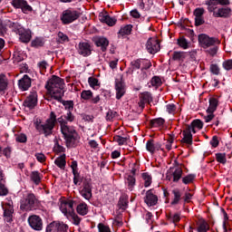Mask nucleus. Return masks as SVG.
Returning a JSON list of instances; mask_svg holds the SVG:
<instances>
[{
  "label": "nucleus",
  "instance_id": "f257e3e1",
  "mask_svg": "<svg viewBox=\"0 0 232 232\" xmlns=\"http://www.w3.org/2000/svg\"><path fill=\"white\" fill-rule=\"evenodd\" d=\"M59 122L61 126V130L64 128V126L68 125V121L61 116L57 119V115L55 112L51 111L49 118L46 120L45 123H43L41 120H37L34 121V128L40 133V135H44V137H50L52 133H53V128H55V124Z\"/></svg>",
  "mask_w": 232,
  "mask_h": 232
},
{
  "label": "nucleus",
  "instance_id": "f03ea898",
  "mask_svg": "<svg viewBox=\"0 0 232 232\" xmlns=\"http://www.w3.org/2000/svg\"><path fill=\"white\" fill-rule=\"evenodd\" d=\"M64 80L57 75H53L51 79L46 82L45 90L52 94V99L54 101L60 95H64Z\"/></svg>",
  "mask_w": 232,
  "mask_h": 232
},
{
  "label": "nucleus",
  "instance_id": "7ed1b4c3",
  "mask_svg": "<svg viewBox=\"0 0 232 232\" xmlns=\"http://www.w3.org/2000/svg\"><path fill=\"white\" fill-rule=\"evenodd\" d=\"M37 208H39V200H37L34 193L28 194L20 202V209L22 211H35Z\"/></svg>",
  "mask_w": 232,
  "mask_h": 232
},
{
  "label": "nucleus",
  "instance_id": "20e7f679",
  "mask_svg": "<svg viewBox=\"0 0 232 232\" xmlns=\"http://www.w3.org/2000/svg\"><path fill=\"white\" fill-rule=\"evenodd\" d=\"M62 134L63 135L67 148L75 146V140H77V130L65 125L61 129Z\"/></svg>",
  "mask_w": 232,
  "mask_h": 232
},
{
  "label": "nucleus",
  "instance_id": "39448f33",
  "mask_svg": "<svg viewBox=\"0 0 232 232\" xmlns=\"http://www.w3.org/2000/svg\"><path fill=\"white\" fill-rule=\"evenodd\" d=\"M10 26L14 28L15 34L19 35L21 43H30L32 41V31L24 29L21 24L17 23H11Z\"/></svg>",
  "mask_w": 232,
  "mask_h": 232
},
{
  "label": "nucleus",
  "instance_id": "423d86ee",
  "mask_svg": "<svg viewBox=\"0 0 232 232\" xmlns=\"http://www.w3.org/2000/svg\"><path fill=\"white\" fill-rule=\"evenodd\" d=\"M81 17V13L73 9H66L63 12L61 21L63 24H72L74 21H77Z\"/></svg>",
  "mask_w": 232,
  "mask_h": 232
},
{
  "label": "nucleus",
  "instance_id": "0eeeda50",
  "mask_svg": "<svg viewBox=\"0 0 232 232\" xmlns=\"http://www.w3.org/2000/svg\"><path fill=\"white\" fill-rule=\"evenodd\" d=\"M198 41L201 48H204L205 50L210 48V46H215V44H220V41H218V39H217L216 37H209V35L206 34H198Z\"/></svg>",
  "mask_w": 232,
  "mask_h": 232
},
{
  "label": "nucleus",
  "instance_id": "6e6552de",
  "mask_svg": "<svg viewBox=\"0 0 232 232\" xmlns=\"http://www.w3.org/2000/svg\"><path fill=\"white\" fill-rule=\"evenodd\" d=\"M3 218L5 222L7 224H12L14 222V215H15V210L14 209V202L9 201L8 203H5L3 207Z\"/></svg>",
  "mask_w": 232,
  "mask_h": 232
},
{
  "label": "nucleus",
  "instance_id": "1a4fd4ad",
  "mask_svg": "<svg viewBox=\"0 0 232 232\" xmlns=\"http://www.w3.org/2000/svg\"><path fill=\"white\" fill-rule=\"evenodd\" d=\"M45 232H68V225L62 221H52L46 226Z\"/></svg>",
  "mask_w": 232,
  "mask_h": 232
},
{
  "label": "nucleus",
  "instance_id": "9d476101",
  "mask_svg": "<svg viewBox=\"0 0 232 232\" xmlns=\"http://www.w3.org/2000/svg\"><path fill=\"white\" fill-rule=\"evenodd\" d=\"M11 5L15 10H21L23 14H29L30 12H34V8L32 5H28L26 0H12Z\"/></svg>",
  "mask_w": 232,
  "mask_h": 232
},
{
  "label": "nucleus",
  "instance_id": "9b49d317",
  "mask_svg": "<svg viewBox=\"0 0 232 232\" xmlns=\"http://www.w3.org/2000/svg\"><path fill=\"white\" fill-rule=\"evenodd\" d=\"M77 51L79 55H82V57H90V55H92V52H93V47L88 42H80Z\"/></svg>",
  "mask_w": 232,
  "mask_h": 232
},
{
  "label": "nucleus",
  "instance_id": "f8f14e48",
  "mask_svg": "<svg viewBox=\"0 0 232 232\" xmlns=\"http://www.w3.org/2000/svg\"><path fill=\"white\" fill-rule=\"evenodd\" d=\"M27 222L34 231H43V218L37 215L30 216Z\"/></svg>",
  "mask_w": 232,
  "mask_h": 232
},
{
  "label": "nucleus",
  "instance_id": "ddd939ff",
  "mask_svg": "<svg viewBox=\"0 0 232 232\" xmlns=\"http://www.w3.org/2000/svg\"><path fill=\"white\" fill-rule=\"evenodd\" d=\"M146 49L149 53L154 55L160 50V43L155 38H149L146 44Z\"/></svg>",
  "mask_w": 232,
  "mask_h": 232
},
{
  "label": "nucleus",
  "instance_id": "4468645a",
  "mask_svg": "<svg viewBox=\"0 0 232 232\" xmlns=\"http://www.w3.org/2000/svg\"><path fill=\"white\" fill-rule=\"evenodd\" d=\"M18 88L22 92H28L30 88H32V78L28 74H24L19 81H18Z\"/></svg>",
  "mask_w": 232,
  "mask_h": 232
},
{
  "label": "nucleus",
  "instance_id": "2eb2a0df",
  "mask_svg": "<svg viewBox=\"0 0 232 232\" xmlns=\"http://www.w3.org/2000/svg\"><path fill=\"white\" fill-rule=\"evenodd\" d=\"M23 104L25 108H28L29 110H34V108L37 106V92H31V94H29V96H27L26 99L24 101Z\"/></svg>",
  "mask_w": 232,
  "mask_h": 232
},
{
  "label": "nucleus",
  "instance_id": "dca6fc26",
  "mask_svg": "<svg viewBox=\"0 0 232 232\" xmlns=\"http://www.w3.org/2000/svg\"><path fill=\"white\" fill-rule=\"evenodd\" d=\"M95 46L101 48L102 52H106L108 46H110V41L104 36H98L93 39Z\"/></svg>",
  "mask_w": 232,
  "mask_h": 232
},
{
  "label": "nucleus",
  "instance_id": "f3484780",
  "mask_svg": "<svg viewBox=\"0 0 232 232\" xmlns=\"http://www.w3.org/2000/svg\"><path fill=\"white\" fill-rule=\"evenodd\" d=\"M153 102V97L151 96V92H144L140 95L139 106L141 110L146 108V102L150 104Z\"/></svg>",
  "mask_w": 232,
  "mask_h": 232
},
{
  "label": "nucleus",
  "instance_id": "a211bd4d",
  "mask_svg": "<svg viewBox=\"0 0 232 232\" xmlns=\"http://www.w3.org/2000/svg\"><path fill=\"white\" fill-rule=\"evenodd\" d=\"M231 8L230 7H219L213 14V17H221L222 19H229L231 17Z\"/></svg>",
  "mask_w": 232,
  "mask_h": 232
},
{
  "label": "nucleus",
  "instance_id": "6ab92c4d",
  "mask_svg": "<svg viewBox=\"0 0 232 232\" xmlns=\"http://www.w3.org/2000/svg\"><path fill=\"white\" fill-rule=\"evenodd\" d=\"M144 202L147 204V206H157V203L159 202V198L157 195L153 194V189H149L146 192V196L144 198Z\"/></svg>",
  "mask_w": 232,
  "mask_h": 232
},
{
  "label": "nucleus",
  "instance_id": "aec40b11",
  "mask_svg": "<svg viewBox=\"0 0 232 232\" xmlns=\"http://www.w3.org/2000/svg\"><path fill=\"white\" fill-rule=\"evenodd\" d=\"M99 21L105 23L108 26H115V24H117V18L111 17L107 13H100Z\"/></svg>",
  "mask_w": 232,
  "mask_h": 232
},
{
  "label": "nucleus",
  "instance_id": "412c9836",
  "mask_svg": "<svg viewBox=\"0 0 232 232\" xmlns=\"http://www.w3.org/2000/svg\"><path fill=\"white\" fill-rule=\"evenodd\" d=\"M142 66V58H138L136 60H133L130 62V66L127 70V73L130 75H133L134 72H137V70H141Z\"/></svg>",
  "mask_w": 232,
  "mask_h": 232
},
{
  "label": "nucleus",
  "instance_id": "4be33fe9",
  "mask_svg": "<svg viewBox=\"0 0 232 232\" xmlns=\"http://www.w3.org/2000/svg\"><path fill=\"white\" fill-rule=\"evenodd\" d=\"M63 97H64V94L62 93L59 97H56L55 101L61 102V104L64 106V110H66L67 111H73V106H75L73 101H64L63 100Z\"/></svg>",
  "mask_w": 232,
  "mask_h": 232
},
{
  "label": "nucleus",
  "instance_id": "5701e85b",
  "mask_svg": "<svg viewBox=\"0 0 232 232\" xmlns=\"http://www.w3.org/2000/svg\"><path fill=\"white\" fill-rule=\"evenodd\" d=\"M115 90H116V99L118 101H121L122 97H124V94L126 93V91L124 90V84L121 81H116L115 82Z\"/></svg>",
  "mask_w": 232,
  "mask_h": 232
},
{
  "label": "nucleus",
  "instance_id": "b1692460",
  "mask_svg": "<svg viewBox=\"0 0 232 232\" xmlns=\"http://www.w3.org/2000/svg\"><path fill=\"white\" fill-rule=\"evenodd\" d=\"M196 224L198 226V228H197L198 232L209 231V224H208V221H206V219H204L203 218H198V220L196 221Z\"/></svg>",
  "mask_w": 232,
  "mask_h": 232
},
{
  "label": "nucleus",
  "instance_id": "393cba45",
  "mask_svg": "<svg viewBox=\"0 0 232 232\" xmlns=\"http://www.w3.org/2000/svg\"><path fill=\"white\" fill-rule=\"evenodd\" d=\"M8 90V78L5 73L0 74V94L5 95V92Z\"/></svg>",
  "mask_w": 232,
  "mask_h": 232
},
{
  "label": "nucleus",
  "instance_id": "a878e982",
  "mask_svg": "<svg viewBox=\"0 0 232 232\" xmlns=\"http://www.w3.org/2000/svg\"><path fill=\"white\" fill-rule=\"evenodd\" d=\"M208 102L209 106L207 109V113H215V111H217V108H218V99L210 97Z\"/></svg>",
  "mask_w": 232,
  "mask_h": 232
},
{
  "label": "nucleus",
  "instance_id": "bb28decb",
  "mask_svg": "<svg viewBox=\"0 0 232 232\" xmlns=\"http://www.w3.org/2000/svg\"><path fill=\"white\" fill-rule=\"evenodd\" d=\"M30 179L35 186H39L41 184V180H43V174H41L39 170H34L30 174Z\"/></svg>",
  "mask_w": 232,
  "mask_h": 232
},
{
  "label": "nucleus",
  "instance_id": "cd10ccee",
  "mask_svg": "<svg viewBox=\"0 0 232 232\" xmlns=\"http://www.w3.org/2000/svg\"><path fill=\"white\" fill-rule=\"evenodd\" d=\"M172 195L174 196L172 201L170 202L171 206H177L180 200H182V191L179 188L172 190Z\"/></svg>",
  "mask_w": 232,
  "mask_h": 232
},
{
  "label": "nucleus",
  "instance_id": "c85d7f7f",
  "mask_svg": "<svg viewBox=\"0 0 232 232\" xmlns=\"http://www.w3.org/2000/svg\"><path fill=\"white\" fill-rule=\"evenodd\" d=\"M54 164L60 169H64L66 168V154H62L60 157L54 160Z\"/></svg>",
  "mask_w": 232,
  "mask_h": 232
},
{
  "label": "nucleus",
  "instance_id": "c756f323",
  "mask_svg": "<svg viewBox=\"0 0 232 232\" xmlns=\"http://www.w3.org/2000/svg\"><path fill=\"white\" fill-rule=\"evenodd\" d=\"M166 122V120L164 118H156L152 119L149 121V124L150 128H160L164 126V123Z\"/></svg>",
  "mask_w": 232,
  "mask_h": 232
},
{
  "label": "nucleus",
  "instance_id": "7c9ffc66",
  "mask_svg": "<svg viewBox=\"0 0 232 232\" xmlns=\"http://www.w3.org/2000/svg\"><path fill=\"white\" fill-rule=\"evenodd\" d=\"M205 5H207L208 12L215 14L217 12V5L219 4L218 0H207Z\"/></svg>",
  "mask_w": 232,
  "mask_h": 232
},
{
  "label": "nucleus",
  "instance_id": "2f4dec72",
  "mask_svg": "<svg viewBox=\"0 0 232 232\" xmlns=\"http://www.w3.org/2000/svg\"><path fill=\"white\" fill-rule=\"evenodd\" d=\"M181 142L191 146V144H193V134H191V132H188V130H183V138L181 140Z\"/></svg>",
  "mask_w": 232,
  "mask_h": 232
},
{
  "label": "nucleus",
  "instance_id": "473e14b6",
  "mask_svg": "<svg viewBox=\"0 0 232 232\" xmlns=\"http://www.w3.org/2000/svg\"><path fill=\"white\" fill-rule=\"evenodd\" d=\"M76 211L77 214L81 215L82 217L88 215V205L84 202L80 203L76 208Z\"/></svg>",
  "mask_w": 232,
  "mask_h": 232
},
{
  "label": "nucleus",
  "instance_id": "72a5a7b5",
  "mask_svg": "<svg viewBox=\"0 0 232 232\" xmlns=\"http://www.w3.org/2000/svg\"><path fill=\"white\" fill-rule=\"evenodd\" d=\"M128 204H130L128 197L121 196L118 201V207L120 208V209H122V211H126V209H128Z\"/></svg>",
  "mask_w": 232,
  "mask_h": 232
},
{
  "label": "nucleus",
  "instance_id": "f704fd0d",
  "mask_svg": "<svg viewBox=\"0 0 232 232\" xmlns=\"http://www.w3.org/2000/svg\"><path fill=\"white\" fill-rule=\"evenodd\" d=\"M44 37H35L32 42H31V46L32 48H41L44 46Z\"/></svg>",
  "mask_w": 232,
  "mask_h": 232
},
{
  "label": "nucleus",
  "instance_id": "c9c22d12",
  "mask_svg": "<svg viewBox=\"0 0 232 232\" xmlns=\"http://www.w3.org/2000/svg\"><path fill=\"white\" fill-rule=\"evenodd\" d=\"M71 169L72 170V175L74 179H81V173L79 172V165L77 163V160L72 161Z\"/></svg>",
  "mask_w": 232,
  "mask_h": 232
},
{
  "label": "nucleus",
  "instance_id": "e433bc0d",
  "mask_svg": "<svg viewBox=\"0 0 232 232\" xmlns=\"http://www.w3.org/2000/svg\"><path fill=\"white\" fill-rule=\"evenodd\" d=\"M133 28V25L131 24H127L120 29L118 32L119 35H121V37H124V35H130L131 34V30Z\"/></svg>",
  "mask_w": 232,
  "mask_h": 232
},
{
  "label": "nucleus",
  "instance_id": "4c0bfd02",
  "mask_svg": "<svg viewBox=\"0 0 232 232\" xmlns=\"http://www.w3.org/2000/svg\"><path fill=\"white\" fill-rule=\"evenodd\" d=\"M177 44L180 48H183V50H188V48H189V42H188V39L184 36L178 38Z\"/></svg>",
  "mask_w": 232,
  "mask_h": 232
},
{
  "label": "nucleus",
  "instance_id": "58836bf2",
  "mask_svg": "<svg viewBox=\"0 0 232 232\" xmlns=\"http://www.w3.org/2000/svg\"><path fill=\"white\" fill-rule=\"evenodd\" d=\"M182 169L180 167H177L175 171L172 173L173 182H179V179H182Z\"/></svg>",
  "mask_w": 232,
  "mask_h": 232
},
{
  "label": "nucleus",
  "instance_id": "ea45409f",
  "mask_svg": "<svg viewBox=\"0 0 232 232\" xmlns=\"http://www.w3.org/2000/svg\"><path fill=\"white\" fill-rule=\"evenodd\" d=\"M136 182L137 179H135V176L129 175L127 177L128 189H130V191H133V188H135Z\"/></svg>",
  "mask_w": 232,
  "mask_h": 232
},
{
  "label": "nucleus",
  "instance_id": "a19ab883",
  "mask_svg": "<svg viewBox=\"0 0 232 232\" xmlns=\"http://www.w3.org/2000/svg\"><path fill=\"white\" fill-rule=\"evenodd\" d=\"M92 97L93 92L90 90H84L81 92V99H82L83 101H92Z\"/></svg>",
  "mask_w": 232,
  "mask_h": 232
},
{
  "label": "nucleus",
  "instance_id": "79ce46f5",
  "mask_svg": "<svg viewBox=\"0 0 232 232\" xmlns=\"http://www.w3.org/2000/svg\"><path fill=\"white\" fill-rule=\"evenodd\" d=\"M146 150L150 153H152V154L155 153V140L153 139L147 140Z\"/></svg>",
  "mask_w": 232,
  "mask_h": 232
},
{
  "label": "nucleus",
  "instance_id": "37998d69",
  "mask_svg": "<svg viewBox=\"0 0 232 232\" xmlns=\"http://www.w3.org/2000/svg\"><path fill=\"white\" fill-rule=\"evenodd\" d=\"M80 195H82V197L83 198H85V200H91L92 198L93 197L92 190H88V189H84V188H82L80 190Z\"/></svg>",
  "mask_w": 232,
  "mask_h": 232
},
{
  "label": "nucleus",
  "instance_id": "c03bdc74",
  "mask_svg": "<svg viewBox=\"0 0 232 232\" xmlns=\"http://www.w3.org/2000/svg\"><path fill=\"white\" fill-rule=\"evenodd\" d=\"M114 140H116L119 146H124V144L130 140V136L124 138L122 136L117 135L114 137Z\"/></svg>",
  "mask_w": 232,
  "mask_h": 232
},
{
  "label": "nucleus",
  "instance_id": "a18cd8bd",
  "mask_svg": "<svg viewBox=\"0 0 232 232\" xmlns=\"http://www.w3.org/2000/svg\"><path fill=\"white\" fill-rule=\"evenodd\" d=\"M142 179L145 180L144 187L150 188V186H151V175H150L148 172H144L142 173Z\"/></svg>",
  "mask_w": 232,
  "mask_h": 232
},
{
  "label": "nucleus",
  "instance_id": "49530a36",
  "mask_svg": "<svg viewBox=\"0 0 232 232\" xmlns=\"http://www.w3.org/2000/svg\"><path fill=\"white\" fill-rule=\"evenodd\" d=\"M216 160L219 162V164H226L227 162V159L226 158V153H216Z\"/></svg>",
  "mask_w": 232,
  "mask_h": 232
},
{
  "label": "nucleus",
  "instance_id": "de8ad7c7",
  "mask_svg": "<svg viewBox=\"0 0 232 232\" xmlns=\"http://www.w3.org/2000/svg\"><path fill=\"white\" fill-rule=\"evenodd\" d=\"M69 214H70V217L72 218V224L74 226H79L81 224L82 218L79 216H77L75 211L69 212Z\"/></svg>",
  "mask_w": 232,
  "mask_h": 232
},
{
  "label": "nucleus",
  "instance_id": "09e8293b",
  "mask_svg": "<svg viewBox=\"0 0 232 232\" xmlns=\"http://www.w3.org/2000/svg\"><path fill=\"white\" fill-rule=\"evenodd\" d=\"M141 65H142V67L140 69V72H141V73H145V75H146L145 70H150V68H151V62H150V60L142 59Z\"/></svg>",
  "mask_w": 232,
  "mask_h": 232
},
{
  "label": "nucleus",
  "instance_id": "8fccbe9b",
  "mask_svg": "<svg viewBox=\"0 0 232 232\" xmlns=\"http://www.w3.org/2000/svg\"><path fill=\"white\" fill-rule=\"evenodd\" d=\"M118 116H119V113L117 111L109 110L106 113L105 120L107 121H113V119H115V117H118Z\"/></svg>",
  "mask_w": 232,
  "mask_h": 232
},
{
  "label": "nucleus",
  "instance_id": "3c124183",
  "mask_svg": "<svg viewBox=\"0 0 232 232\" xmlns=\"http://www.w3.org/2000/svg\"><path fill=\"white\" fill-rule=\"evenodd\" d=\"M195 175L194 174H188L187 176H185L184 178H182V182L183 184H191V182H193V180H195Z\"/></svg>",
  "mask_w": 232,
  "mask_h": 232
},
{
  "label": "nucleus",
  "instance_id": "603ef678",
  "mask_svg": "<svg viewBox=\"0 0 232 232\" xmlns=\"http://www.w3.org/2000/svg\"><path fill=\"white\" fill-rule=\"evenodd\" d=\"M204 14H206V10L202 7H198L194 10L193 15L196 17H204Z\"/></svg>",
  "mask_w": 232,
  "mask_h": 232
},
{
  "label": "nucleus",
  "instance_id": "864d4df0",
  "mask_svg": "<svg viewBox=\"0 0 232 232\" xmlns=\"http://www.w3.org/2000/svg\"><path fill=\"white\" fill-rule=\"evenodd\" d=\"M88 82H89V85L91 86V88H94L95 86H100L99 79H97L93 76H91L88 78Z\"/></svg>",
  "mask_w": 232,
  "mask_h": 232
},
{
  "label": "nucleus",
  "instance_id": "5fc2aeb1",
  "mask_svg": "<svg viewBox=\"0 0 232 232\" xmlns=\"http://www.w3.org/2000/svg\"><path fill=\"white\" fill-rule=\"evenodd\" d=\"M82 189L92 190V179H90V178L84 179Z\"/></svg>",
  "mask_w": 232,
  "mask_h": 232
},
{
  "label": "nucleus",
  "instance_id": "6e6d98bb",
  "mask_svg": "<svg viewBox=\"0 0 232 232\" xmlns=\"http://www.w3.org/2000/svg\"><path fill=\"white\" fill-rule=\"evenodd\" d=\"M209 70L211 73H213V75H220V67H218V64L216 63L210 64Z\"/></svg>",
  "mask_w": 232,
  "mask_h": 232
},
{
  "label": "nucleus",
  "instance_id": "4d7b16f0",
  "mask_svg": "<svg viewBox=\"0 0 232 232\" xmlns=\"http://www.w3.org/2000/svg\"><path fill=\"white\" fill-rule=\"evenodd\" d=\"M15 140H16V142L24 144V142H26V140H28V138L26 137V134L20 133V134L16 135Z\"/></svg>",
  "mask_w": 232,
  "mask_h": 232
},
{
  "label": "nucleus",
  "instance_id": "13d9d810",
  "mask_svg": "<svg viewBox=\"0 0 232 232\" xmlns=\"http://www.w3.org/2000/svg\"><path fill=\"white\" fill-rule=\"evenodd\" d=\"M222 66L224 70L229 72L232 70V59H228L223 62Z\"/></svg>",
  "mask_w": 232,
  "mask_h": 232
},
{
  "label": "nucleus",
  "instance_id": "bf43d9fd",
  "mask_svg": "<svg viewBox=\"0 0 232 232\" xmlns=\"http://www.w3.org/2000/svg\"><path fill=\"white\" fill-rule=\"evenodd\" d=\"M150 82L152 86H162V80L159 76L152 77Z\"/></svg>",
  "mask_w": 232,
  "mask_h": 232
},
{
  "label": "nucleus",
  "instance_id": "052dcab7",
  "mask_svg": "<svg viewBox=\"0 0 232 232\" xmlns=\"http://www.w3.org/2000/svg\"><path fill=\"white\" fill-rule=\"evenodd\" d=\"M184 52H174L172 55L173 61H180L181 59H184Z\"/></svg>",
  "mask_w": 232,
  "mask_h": 232
},
{
  "label": "nucleus",
  "instance_id": "680f3d73",
  "mask_svg": "<svg viewBox=\"0 0 232 232\" xmlns=\"http://www.w3.org/2000/svg\"><path fill=\"white\" fill-rule=\"evenodd\" d=\"M190 124L193 125L194 128H198V130H202L204 128V122L198 119L192 121Z\"/></svg>",
  "mask_w": 232,
  "mask_h": 232
},
{
  "label": "nucleus",
  "instance_id": "e2e57ef3",
  "mask_svg": "<svg viewBox=\"0 0 232 232\" xmlns=\"http://www.w3.org/2000/svg\"><path fill=\"white\" fill-rule=\"evenodd\" d=\"M63 117L67 122H73L75 121V116L72 113V111H67V113Z\"/></svg>",
  "mask_w": 232,
  "mask_h": 232
},
{
  "label": "nucleus",
  "instance_id": "0e129e2a",
  "mask_svg": "<svg viewBox=\"0 0 232 232\" xmlns=\"http://www.w3.org/2000/svg\"><path fill=\"white\" fill-rule=\"evenodd\" d=\"M166 108L168 113H169L170 115H173V113L177 111V105H175L174 103L167 104Z\"/></svg>",
  "mask_w": 232,
  "mask_h": 232
},
{
  "label": "nucleus",
  "instance_id": "69168bd1",
  "mask_svg": "<svg viewBox=\"0 0 232 232\" xmlns=\"http://www.w3.org/2000/svg\"><path fill=\"white\" fill-rule=\"evenodd\" d=\"M98 231L99 232H111V229H110V227L104 225L103 223L98 224Z\"/></svg>",
  "mask_w": 232,
  "mask_h": 232
},
{
  "label": "nucleus",
  "instance_id": "338daca9",
  "mask_svg": "<svg viewBox=\"0 0 232 232\" xmlns=\"http://www.w3.org/2000/svg\"><path fill=\"white\" fill-rule=\"evenodd\" d=\"M8 193V188L5 186V184L0 182V197H6Z\"/></svg>",
  "mask_w": 232,
  "mask_h": 232
},
{
  "label": "nucleus",
  "instance_id": "774afa93",
  "mask_svg": "<svg viewBox=\"0 0 232 232\" xmlns=\"http://www.w3.org/2000/svg\"><path fill=\"white\" fill-rule=\"evenodd\" d=\"M218 144H220V141L218 140V136H213L212 140H210V145L212 148H218Z\"/></svg>",
  "mask_w": 232,
  "mask_h": 232
}]
</instances>
